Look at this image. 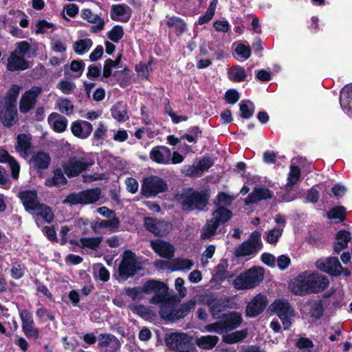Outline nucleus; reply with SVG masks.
<instances>
[{
	"instance_id": "nucleus-1",
	"label": "nucleus",
	"mask_w": 352,
	"mask_h": 352,
	"mask_svg": "<svg viewBox=\"0 0 352 352\" xmlns=\"http://www.w3.org/2000/svg\"><path fill=\"white\" fill-rule=\"evenodd\" d=\"M329 283L324 276L307 271L294 278L289 283V288L295 295L302 296L322 291Z\"/></svg>"
},
{
	"instance_id": "nucleus-2",
	"label": "nucleus",
	"mask_w": 352,
	"mask_h": 352,
	"mask_svg": "<svg viewBox=\"0 0 352 352\" xmlns=\"http://www.w3.org/2000/svg\"><path fill=\"white\" fill-rule=\"evenodd\" d=\"M20 87L14 85L0 100V120L4 126L10 127L16 122L17 114L16 102Z\"/></svg>"
},
{
	"instance_id": "nucleus-3",
	"label": "nucleus",
	"mask_w": 352,
	"mask_h": 352,
	"mask_svg": "<svg viewBox=\"0 0 352 352\" xmlns=\"http://www.w3.org/2000/svg\"><path fill=\"white\" fill-rule=\"evenodd\" d=\"M264 278V269L254 266L240 274L234 280L233 286L238 290H246L258 286Z\"/></svg>"
},
{
	"instance_id": "nucleus-4",
	"label": "nucleus",
	"mask_w": 352,
	"mask_h": 352,
	"mask_svg": "<svg viewBox=\"0 0 352 352\" xmlns=\"http://www.w3.org/2000/svg\"><path fill=\"white\" fill-rule=\"evenodd\" d=\"M196 301L190 300L175 307L173 298L160 305V315L166 320L175 321L184 318L195 308Z\"/></svg>"
},
{
	"instance_id": "nucleus-5",
	"label": "nucleus",
	"mask_w": 352,
	"mask_h": 352,
	"mask_svg": "<svg viewBox=\"0 0 352 352\" xmlns=\"http://www.w3.org/2000/svg\"><path fill=\"white\" fill-rule=\"evenodd\" d=\"M209 195L206 191L196 192L186 190L176 195V199L184 209L203 210L206 206Z\"/></svg>"
},
{
	"instance_id": "nucleus-6",
	"label": "nucleus",
	"mask_w": 352,
	"mask_h": 352,
	"mask_svg": "<svg viewBox=\"0 0 352 352\" xmlns=\"http://www.w3.org/2000/svg\"><path fill=\"white\" fill-rule=\"evenodd\" d=\"M261 233L257 231L253 232L248 239L239 245L235 250L234 254L237 257H254L262 248Z\"/></svg>"
},
{
	"instance_id": "nucleus-7",
	"label": "nucleus",
	"mask_w": 352,
	"mask_h": 352,
	"mask_svg": "<svg viewBox=\"0 0 352 352\" xmlns=\"http://www.w3.org/2000/svg\"><path fill=\"white\" fill-rule=\"evenodd\" d=\"M143 289L146 294H154L150 302L161 305L173 299L168 293V287L162 282L157 280H148L143 285Z\"/></svg>"
},
{
	"instance_id": "nucleus-8",
	"label": "nucleus",
	"mask_w": 352,
	"mask_h": 352,
	"mask_svg": "<svg viewBox=\"0 0 352 352\" xmlns=\"http://www.w3.org/2000/svg\"><path fill=\"white\" fill-rule=\"evenodd\" d=\"M142 269V263L133 252L126 250L123 253L118 269L119 274L122 278L127 279Z\"/></svg>"
},
{
	"instance_id": "nucleus-9",
	"label": "nucleus",
	"mask_w": 352,
	"mask_h": 352,
	"mask_svg": "<svg viewBox=\"0 0 352 352\" xmlns=\"http://www.w3.org/2000/svg\"><path fill=\"white\" fill-rule=\"evenodd\" d=\"M164 341L166 345L172 351H180L195 347L192 343V337L182 332L166 333Z\"/></svg>"
},
{
	"instance_id": "nucleus-10",
	"label": "nucleus",
	"mask_w": 352,
	"mask_h": 352,
	"mask_svg": "<svg viewBox=\"0 0 352 352\" xmlns=\"http://www.w3.org/2000/svg\"><path fill=\"white\" fill-rule=\"evenodd\" d=\"M101 190L99 188L89 189L78 193H72L66 197L63 203L65 204H91L100 199Z\"/></svg>"
},
{
	"instance_id": "nucleus-11",
	"label": "nucleus",
	"mask_w": 352,
	"mask_h": 352,
	"mask_svg": "<svg viewBox=\"0 0 352 352\" xmlns=\"http://www.w3.org/2000/svg\"><path fill=\"white\" fill-rule=\"evenodd\" d=\"M270 309L280 318L285 329L291 326L292 320L294 317V309L287 300H276L270 305Z\"/></svg>"
},
{
	"instance_id": "nucleus-12",
	"label": "nucleus",
	"mask_w": 352,
	"mask_h": 352,
	"mask_svg": "<svg viewBox=\"0 0 352 352\" xmlns=\"http://www.w3.org/2000/svg\"><path fill=\"white\" fill-rule=\"evenodd\" d=\"M166 189L167 184L164 179L156 176H152L144 180L142 193L146 197H153L166 191Z\"/></svg>"
},
{
	"instance_id": "nucleus-13",
	"label": "nucleus",
	"mask_w": 352,
	"mask_h": 352,
	"mask_svg": "<svg viewBox=\"0 0 352 352\" xmlns=\"http://www.w3.org/2000/svg\"><path fill=\"white\" fill-rule=\"evenodd\" d=\"M268 299L265 294L259 293L256 294L248 304L245 309L247 317L254 318L261 314L267 305Z\"/></svg>"
},
{
	"instance_id": "nucleus-14",
	"label": "nucleus",
	"mask_w": 352,
	"mask_h": 352,
	"mask_svg": "<svg viewBox=\"0 0 352 352\" xmlns=\"http://www.w3.org/2000/svg\"><path fill=\"white\" fill-rule=\"evenodd\" d=\"M316 266L318 270L335 276L342 272V267L337 257L320 258L316 261Z\"/></svg>"
},
{
	"instance_id": "nucleus-15",
	"label": "nucleus",
	"mask_w": 352,
	"mask_h": 352,
	"mask_svg": "<svg viewBox=\"0 0 352 352\" xmlns=\"http://www.w3.org/2000/svg\"><path fill=\"white\" fill-rule=\"evenodd\" d=\"M89 166L90 164L87 163L83 159L74 157L66 161L63 164V168L67 176L75 177L82 171L86 170Z\"/></svg>"
},
{
	"instance_id": "nucleus-16",
	"label": "nucleus",
	"mask_w": 352,
	"mask_h": 352,
	"mask_svg": "<svg viewBox=\"0 0 352 352\" xmlns=\"http://www.w3.org/2000/svg\"><path fill=\"white\" fill-rule=\"evenodd\" d=\"M149 157L153 162L157 164H170L171 151L166 146H157L151 150Z\"/></svg>"
},
{
	"instance_id": "nucleus-17",
	"label": "nucleus",
	"mask_w": 352,
	"mask_h": 352,
	"mask_svg": "<svg viewBox=\"0 0 352 352\" xmlns=\"http://www.w3.org/2000/svg\"><path fill=\"white\" fill-rule=\"evenodd\" d=\"M144 226L151 232L155 235L164 236L168 233L170 225L163 221H157L151 217L144 219Z\"/></svg>"
},
{
	"instance_id": "nucleus-18",
	"label": "nucleus",
	"mask_w": 352,
	"mask_h": 352,
	"mask_svg": "<svg viewBox=\"0 0 352 352\" xmlns=\"http://www.w3.org/2000/svg\"><path fill=\"white\" fill-rule=\"evenodd\" d=\"M93 131L92 124L85 120H76L71 124L72 134L80 139L87 138Z\"/></svg>"
},
{
	"instance_id": "nucleus-19",
	"label": "nucleus",
	"mask_w": 352,
	"mask_h": 352,
	"mask_svg": "<svg viewBox=\"0 0 352 352\" xmlns=\"http://www.w3.org/2000/svg\"><path fill=\"white\" fill-rule=\"evenodd\" d=\"M0 163L8 164L11 170V177L17 179L20 173L19 163L4 148L0 147Z\"/></svg>"
},
{
	"instance_id": "nucleus-20",
	"label": "nucleus",
	"mask_w": 352,
	"mask_h": 352,
	"mask_svg": "<svg viewBox=\"0 0 352 352\" xmlns=\"http://www.w3.org/2000/svg\"><path fill=\"white\" fill-rule=\"evenodd\" d=\"M98 346L106 348L109 352H117L120 349L118 339L109 333H102L98 336Z\"/></svg>"
},
{
	"instance_id": "nucleus-21",
	"label": "nucleus",
	"mask_w": 352,
	"mask_h": 352,
	"mask_svg": "<svg viewBox=\"0 0 352 352\" xmlns=\"http://www.w3.org/2000/svg\"><path fill=\"white\" fill-rule=\"evenodd\" d=\"M31 208L33 209L30 213L34 216L36 221L41 219L47 223H50L54 217L51 208L44 204H38L36 207L34 206Z\"/></svg>"
},
{
	"instance_id": "nucleus-22",
	"label": "nucleus",
	"mask_w": 352,
	"mask_h": 352,
	"mask_svg": "<svg viewBox=\"0 0 352 352\" xmlns=\"http://www.w3.org/2000/svg\"><path fill=\"white\" fill-rule=\"evenodd\" d=\"M81 17L94 25L91 27V31L98 32L104 28V21L98 14H94L90 9H82L80 13Z\"/></svg>"
},
{
	"instance_id": "nucleus-23",
	"label": "nucleus",
	"mask_w": 352,
	"mask_h": 352,
	"mask_svg": "<svg viewBox=\"0 0 352 352\" xmlns=\"http://www.w3.org/2000/svg\"><path fill=\"white\" fill-rule=\"evenodd\" d=\"M220 321L223 331H228L237 328L241 324L242 316L240 313L232 311L225 314Z\"/></svg>"
},
{
	"instance_id": "nucleus-24",
	"label": "nucleus",
	"mask_w": 352,
	"mask_h": 352,
	"mask_svg": "<svg viewBox=\"0 0 352 352\" xmlns=\"http://www.w3.org/2000/svg\"><path fill=\"white\" fill-rule=\"evenodd\" d=\"M153 250L162 257L170 258L173 256L174 247L165 241L157 239L151 242Z\"/></svg>"
},
{
	"instance_id": "nucleus-25",
	"label": "nucleus",
	"mask_w": 352,
	"mask_h": 352,
	"mask_svg": "<svg viewBox=\"0 0 352 352\" xmlns=\"http://www.w3.org/2000/svg\"><path fill=\"white\" fill-rule=\"evenodd\" d=\"M273 192L268 188L265 187H256L254 190L245 198V203L246 205L256 203L263 199L272 198Z\"/></svg>"
},
{
	"instance_id": "nucleus-26",
	"label": "nucleus",
	"mask_w": 352,
	"mask_h": 352,
	"mask_svg": "<svg viewBox=\"0 0 352 352\" xmlns=\"http://www.w3.org/2000/svg\"><path fill=\"white\" fill-rule=\"evenodd\" d=\"M131 16L130 8L124 4L115 5L111 9V17L113 20L127 21Z\"/></svg>"
},
{
	"instance_id": "nucleus-27",
	"label": "nucleus",
	"mask_w": 352,
	"mask_h": 352,
	"mask_svg": "<svg viewBox=\"0 0 352 352\" xmlns=\"http://www.w3.org/2000/svg\"><path fill=\"white\" fill-rule=\"evenodd\" d=\"M47 121L53 130L57 133H62L67 129V120L58 113H52L48 116Z\"/></svg>"
},
{
	"instance_id": "nucleus-28",
	"label": "nucleus",
	"mask_w": 352,
	"mask_h": 352,
	"mask_svg": "<svg viewBox=\"0 0 352 352\" xmlns=\"http://www.w3.org/2000/svg\"><path fill=\"white\" fill-rule=\"evenodd\" d=\"M23 333L28 338L35 340L38 336V331L34 327L32 316L23 311Z\"/></svg>"
},
{
	"instance_id": "nucleus-29",
	"label": "nucleus",
	"mask_w": 352,
	"mask_h": 352,
	"mask_svg": "<svg viewBox=\"0 0 352 352\" xmlns=\"http://www.w3.org/2000/svg\"><path fill=\"white\" fill-rule=\"evenodd\" d=\"M340 102L343 110L352 113V83L342 89Z\"/></svg>"
},
{
	"instance_id": "nucleus-30",
	"label": "nucleus",
	"mask_w": 352,
	"mask_h": 352,
	"mask_svg": "<svg viewBox=\"0 0 352 352\" xmlns=\"http://www.w3.org/2000/svg\"><path fill=\"white\" fill-rule=\"evenodd\" d=\"M302 311L304 316L309 315L314 319H317L322 315L323 309L320 302H310L303 305Z\"/></svg>"
},
{
	"instance_id": "nucleus-31",
	"label": "nucleus",
	"mask_w": 352,
	"mask_h": 352,
	"mask_svg": "<svg viewBox=\"0 0 352 352\" xmlns=\"http://www.w3.org/2000/svg\"><path fill=\"white\" fill-rule=\"evenodd\" d=\"M351 239V233L346 230H340L336 234V241L333 244V250L336 253L340 252L348 246Z\"/></svg>"
},
{
	"instance_id": "nucleus-32",
	"label": "nucleus",
	"mask_w": 352,
	"mask_h": 352,
	"mask_svg": "<svg viewBox=\"0 0 352 352\" xmlns=\"http://www.w3.org/2000/svg\"><path fill=\"white\" fill-rule=\"evenodd\" d=\"M41 91V89L39 87H33L23 94V112H26L33 107Z\"/></svg>"
},
{
	"instance_id": "nucleus-33",
	"label": "nucleus",
	"mask_w": 352,
	"mask_h": 352,
	"mask_svg": "<svg viewBox=\"0 0 352 352\" xmlns=\"http://www.w3.org/2000/svg\"><path fill=\"white\" fill-rule=\"evenodd\" d=\"M50 160L48 154L39 152L33 155L30 160V165L36 169H45L48 167Z\"/></svg>"
},
{
	"instance_id": "nucleus-34",
	"label": "nucleus",
	"mask_w": 352,
	"mask_h": 352,
	"mask_svg": "<svg viewBox=\"0 0 352 352\" xmlns=\"http://www.w3.org/2000/svg\"><path fill=\"white\" fill-rule=\"evenodd\" d=\"M232 212L224 208L219 206L212 213V219L219 226L231 219Z\"/></svg>"
},
{
	"instance_id": "nucleus-35",
	"label": "nucleus",
	"mask_w": 352,
	"mask_h": 352,
	"mask_svg": "<svg viewBox=\"0 0 352 352\" xmlns=\"http://www.w3.org/2000/svg\"><path fill=\"white\" fill-rule=\"evenodd\" d=\"M172 271H188L194 266V262L188 258H177L170 262Z\"/></svg>"
},
{
	"instance_id": "nucleus-36",
	"label": "nucleus",
	"mask_w": 352,
	"mask_h": 352,
	"mask_svg": "<svg viewBox=\"0 0 352 352\" xmlns=\"http://www.w3.org/2000/svg\"><path fill=\"white\" fill-rule=\"evenodd\" d=\"M228 78L233 82H242L245 80L247 73L245 69L240 65L232 67L228 72Z\"/></svg>"
},
{
	"instance_id": "nucleus-37",
	"label": "nucleus",
	"mask_w": 352,
	"mask_h": 352,
	"mask_svg": "<svg viewBox=\"0 0 352 352\" xmlns=\"http://www.w3.org/2000/svg\"><path fill=\"white\" fill-rule=\"evenodd\" d=\"M219 338L216 336H204L197 339L196 344L203 349H212L218 342Z\"/></svg>"
},
{
	"instance_id": "nucleus-38",
	"label": "nucleus",
	"mask_w": 352,
	"mask_h": 352,
	"mask_svg": "<svg viewBox=\"0 0 352 352\" xmlns=\"http://www.w3.org/2000/svg\"><path fill=\"white\" fill-rule=\"evenodd\" d=\"M39 204L37 201V195L36 192L34 190H30L23 192V206L25 210L30 212L33 209L31 208L35 206L36 207Z\"/></svg>"
},
{
	"instance_id": "nucleus-39",
	"label": "nucleus",
	"mask_w": 352,
	"mask_h": 352,
	"mask_svg": "<svg viewBox=\"0 0 352 352\" xmlns=\"http://www.w3.org/2000/svg\"><path fill=\"white\" fill-rule=\"evenodd\" d=\"M111 113L113 118L120 122H124L129 118L126 107L121 102H118L112 107Z\"/></svg>"
},
{
	"instance_id": "nucleus-40",
	"label": "nucleus",
	"mask_w": 352,
	"mask_h": 352,
	"mask_svg": "<svg viewBox=\"0 0 352 352\" xmlns=\"http://www.w3.org/2000/svg\"><path fill=\"white\" fill-rule=\"evenodd\" d=\"M120 225V220L116 216L111 217L109 220H102L100 222H95L92 228H109L112 231L116 230Z\"/></svg>"
},
{
	"instance_id": "nucleus-41",
	"label": "nucleus",
	"mask_w": 352,
	"mask_h": 352,
	"mask_svg": "<svg viewBox=\"0 0 352 352\" xmlns=\"http://www.w3.org/2000/svg\"><path fill=\"white\" fill-rule=\"evenodd\" d=\"M67 179L65 177L62 170L57 169L54 172V176L52 178L45 180V184L47 186H60L65 184Z\"/></svg>"
},
{
	"instance_id": "nucleus-42",
	"label": "nucleus",
	"mask_w": 352,
	"mask_h": 352,
	"mask_svg": "<svg viewBox=\"0 0 352 352\" xmlns=\"http://www.w3.org/2000/svg\"><path fill=\"white\" fill-rule=\"evenodd\" d=\"M166 24L169 28H174L177 34H182L187 30L186 23L179 17L171 16L168 18Z\"/></svg>"
},
{
	"instance_id": "nucleus-43",
	"label": "nucleus",
	"mask_w": 352,
	"mask_h": 352,
	"mask_svg": "<svg viewBox=\"0 0 352 352\" xmlns=\"http://www.w3.org/2000/svg\"><path fill=\"white\" fill-rule=\"evenodd\" d=\"M213 164V162L210 158H203L200 160L195 166H193L191 170L192 175L201 174L208 170Z\"/></svg>"
},
{
	"instance_id": "nucleus-44",
	"label": "nucleus",
	"mask_w": 352,
	"mask_h": 352,
	"mask_svg": "<svg viewBox=\"0 0 352 352\" xmlns=\"http://www.w3.org/2000/svg\"><path fill=\"white\" fill-rule=\"evenodd\" d=\"M300 177V169L296 165H291L290 170L287 175V182L286 184L287 188H291L294 185L297 184Z\"/></svg>"
},
{
	"instance_id": "nucleus-45",
	"label": "nucleus",
	"mask_w": 352,
	"mask_h": 352,
	"mask_svg": "<svg viewBox=\"0 0 352 352\" xmlns=\"http://www.w3.org/2000/svg\"><path fill=\"white\" fill-rule=\"evenodd\" d=\"M7 69L11 72L22 69V56L16 55V52H12L8 59Z\"/></svg>"
},
{
	"instance_id": "nucleus-46",
	"label": "nucleus",
	"mask_w": 352,
	"mask_h": 352,
	"mask_svg": "<svg viewBox=\"0 0 352 352\" xmlns=\"http://www.w3.org/2000/svg\"><path fill=\"white\" fill-rule=\"evenodd\" d=\"M248 332L246 330H241L226 334L223 336V341L228 344L236 343L247 337Z\"/></svg>"
},
{
	"instance_id": "nucleus-47",
	"label": "nucleus",
	"mask_w": 352,
	"mask_h": 352,
	"mask_svg": "<svg viewBox=\"0 0 352 352\" xmlns=\"http://www.w3.org/2000/svg\"><path fill=\"white\" fill-rule=\"evenodd\" d=\"M102 241V237H83L80 239V245L94 250H97Z\"/></svg>"
},
{
	"instance_id": "nucleus-48",
	"label": "nucleus",
	"mask_w": 352,
	"mask_h": 352,
	"mask_svg": "<svg viewBox=\"0 0 352 352\" xmlns=\"http://www.w3.org/2000/svg\"><path fill=\"white\" fill-rule=\"evenodd\" d=\"M92 44L90 38L81 39L74 43V50L76 53L82 55L89 50Z\"/></svg>"
},
{
	"instance_id": "nucleus-49",
	"label": "nucleus",
	"mask_w": 352,
	"mask_h": 352,
	"mask_svg": "<svg viewBox=\"0 0 352 352\" xmlns=\"http://www.w3.org/2000/svg\"><path fill=\"white\" fill-rule=\"evenodd\" d=\"M240 111L241 117L243 118H250L254 113V105L250 100H243L240 102Z\"/></svg>"
},
{
	"instance_id": "nucleus-50",
	"label": "nucleus",
	"mask_w": 352,
	"mask_h": 352,
	"mask_svg": "<svg viewBox=\"0 0 352 352\" xmlns=\"http://www.w3.org/2000/svg\"><path fill=\"white\" fill-rule=\"evenodd\" d=\"M345 212L346 210L343 206H337L329 212L327 217L329 219H333L336 222H340L344 220Z\"/></svg>"
},
{
	"instance_id": "nucleus-51",
	"label": "nucleus",
	"mask_w": 352,
	"mask_h": 352,
	"mask_svg": "<svg viewBox=\"0 0 352 352\" xmlns=\"http://www.w3.org/2000/svg\"><path fill=\"white\" fill-rule=\"evenodd\" d=\"M219 226L211 219L208 220L202 228L201 238L208 239L214 235Z\"/></svg>"
},
{
	"instance_id": "nucleus-52",
	"label": "nucleus",
	"mask_w": 352,
	"mask_h": 352,
	"mask_svg": "<svg viewBox=\"0 0 352 352\" xmlns=\"http://www.w3.org/2000/svg\"><path fill=\"white\" fill-rule=\"evenodd\" d=\"M283 228H274L267 231L265 235V240L270 244H275L278 242L283 234Z\"/></svg>"
},
{
	"instance_id": "nucleus-53",
	"label": "nucleus",
	"mask_w": 352,
	"mask_h": 352,
	"mask_svg": "<svg viewBox=\"0 0 352 352\" xmlns=\"http://www.w3.org/2000/svg\"><path fill=\"white\" fill-rule=\"evenodd\" d=\"M54 30V25L45 20H40L36 23L35 32L36 34L52 32Z\"/></svg>"
},
{
	"instance_id": "nucleus-54",
	"label": "nucleus",
	"mask_w": 352,
	"mask_h": 352,
	"mask_svg": "<svg viewBox=\"0 0 352 352\" xmlns=\"http://www.w3.org/2000/svg\"><path fill=\"white\" fill-rule=\"evenodd\" d=\"M94 275L102 281H107L109 279V271L101 264H96L94 267Z\"/></svg>"
},
{
	"instance_id": "nucleus-55",
	"label": "nucleus",
	"mask_w": 352,
	"mask_h": 352,
	"mask_svg": "<svg viewBox=\"0 0 352 352\" xmlns=\"http://www.w3.org/2000/svg\"><path fill=\"white\" fill-rule=\"evenodd\" d=\"M235 197L225 192H219L217 197V204L223 207L229 206L232 202L235 199Z\"/></svg>"
},
{
	"instance_id": "nucleus-56",
	"label": "nucleus",
	"mask_w": 352,
	"mask_h": 352,
	"mask_svg": "<svg viewBox=\"0 0 352 352\" xmlns=\"http://www.w3.org/2000/svg\"><path fill=\"white\" fill-rule=\"evenodd\" d=\"M107 133V127L103 123H99L98 127L94 133V140L100 144H102V141L106 137Z\"/></svg>"
},
{
	"instance_id": "nucleus-57",
	"label": "nucleus",
	"mask_w": 352,
	"mask_h": 352,
	"mask_svg": "<svg viewBox=\"0 0 352 352\" xmlns=\"http://www.w3.org/2000/svg\"><path fill=\"white\" fill-rule=\"evenodd\" d=\"M144 294H146L143 289V286L137 288H129L126 289V294L133 300H140L144 298Z\"/></svg>"
},
{
	"instance_id": "nucleus-58",
	"label": "nucleus",
	"mask_w": 352,
	"mask_h": 352,
	"mask_svg": "<svg viewBox=\"0 0 352 352\" xmlns=\"http://www.w3.org/2000/svg\"><path fill=\"white\" fill-rule=\"evenodd\" d=\"M235 52L245 60L249 58L252 54L250 47L244 43L238 44L235 48Z\"/></svg>"
},
{
	"instance_id": "nucleus-59",
	"label": "nucleus",
	"mask_w": 352,
	"mask_h": 352,
	"mask_svg": "<svg viewBox=\"0 0 352 352\" xmlns=\"http://www.w3.org/2000/svg\"><path fill=\"white\" fill-rule=\"evenodd\" d=\"M58 110L64 114L70 115L73 112L74 106L72 102L67 99H63L58 102Z\"/></svg>"
},
{
	"instance_id": "nucleus-60",
	"label": "nucleus",
	"mask_w": 352,
	"mask_h": 352,
	"mask_svg": "<svg viewBox=\"0 0 352 352\" xmlns=\"http://www.w3.org/2000/svg\"><path fill=\"white\" fill-rule=\"evenodd\" d=\"M57 88L65 94H70L76 88V85L70 80H61L57 85Z\"/></svg>"
},
{
	"instance_id": "nucleus-61",
	"label": "nucleus",
	"mask_w": 352,
	"mask_h": 352,
	"mask_svg": "<svg viewBox=\"0 0 352 352\" xmlns=\"http://www.w3.org/2000/svg\"><path fill=\"white\" fill-rule=\"evenodd\" d=\"M123 29L121 26H114L108 33L109 38L113 42L118 43L123 36Z\"/></svg>"
},
{
	"instance_id": "nucleus-62",
	"label": "nucleus",
	"mask_w": 352,
	"mask_h": 352,
	"mask_svg": "<svg viewBox=\"0 0 352 352\" xmlns=\"http://www.w3.org/2000/svg\"><path fill=\"white\" fill-rule=\"evenodd\" d=\"M215 6L216 3L214 2H212L210 4L206 14L204 16L199 17L198 21L199 25H203L212 19L214 14Z\"/></svg>"
},
{
	"instance_id": "nucleus-63",
	"label": "nucleus",
	"mask_w": 352,
	"mask_h": 352,
	"mask_svg": "<svg viewBox=\"0 0 352 352\" xmlns=\"http://www.w3.org/2000/svg\"><path fill=\"white\" fill-rule=\"evenodd\" d=\"M125 184L126 189L129 192L134 194L135 193L139 188V184L137 180L132 177H128L125 180Z\"/></svg>"
},
{
	"instance_id": "nucleus-64",
	"label": "nucleus",
	"mask_w": 352,
	"mask_h": 352,
	"mask_svg": "<svg viewBox=\"0 0 352 352\" xmlns=\"http://www.w3.org/2000/svg\"><path fill=\"white\" fill-rule=\"evenodd\" d=\"M184 280L182 278H177L175 281V289L177 291L179 295L184 298L187 294V289L184 286Z\"/></svg>"
}]
</instances>
